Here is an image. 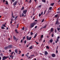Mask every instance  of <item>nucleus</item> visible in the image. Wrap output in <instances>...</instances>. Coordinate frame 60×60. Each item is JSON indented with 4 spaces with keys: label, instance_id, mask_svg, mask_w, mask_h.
Listing matches in <instances>:
<instances>
[{
    "label": "nucleus",
    "instance_id": "34",
    "mask_svg": "<svg viewBox=\"0 0 60 60\" xmlns=\"http://www.w3.org/2000/svg\"><path fill=\"white\" fill-rule=\"evenodd\" d=\"M24 9V7H23L21 9V10H23V9Z\"/></svg>",
    "mask_w": 60,
    "mask_h": 60
},
{
    "label": "nucleus",
    "instance_id": "32",
    "mask_svg": "<svg viewBox=\"0 0 60 60\" xmlns=\"http://www.w3.org/2000/svg\"><path fill=\"white\" fill-rule=\"evenodd\" d=\"M60 28H57V30L58 31H59V30H60Z\"/></svg>",
    "mask_w": 60,
    "mask_h": 60
},
{
    "label": "nucleus",
    "instance_id": "45",
    "mask_svg": "<svg viewBox=\"0 0 60 60\" xmlns=\"http://www.w3.org/2000/svg\"><path fill=\"white\" fill-rule=\"evenodd\" d=\"M59 41V39H58V38H57V42H58V41Z\"/></svg>",
    "mask_w": 60,
    "mask_h": 60
},
{
    "label": "nucleus",
    "instance_id": "17",
    "mask_svg": "<svg viewBox=\"0 0 60 60\" xmlns=\"http://www.w3.org/2000/svg\"><path fill=\"white\" fill-rule=\"evenodd\" d=\"M15 31L16 32V33H17V34H19V32H18L17 31V29H16L15 30Z\"/></svg>",
    "mask_w": 60,
    "mask_h": 60
},
{
    "label": "nucleus",
    "instance_id": "22",
    "mask_svg": "<svg viewBox=\"0 0 60 60\" xmlns=\"http://www.w3.org/2000/svg\"><path fill=\"white\" fill-rule=\"evenodd\" d=\"M47 9H46V10L44 12V14H45V12H47Z\"/></svg>",
    "mask_w": 60,
    "mask_h": 60
},
{
    "label": "nucleus",
    "instance_id": "10",
    "mask_svg": "<svg viewBox=\"0 0 60 60\" xmlns=\"http://www.w3.org/2000/svg\"><path fill=\"white\" fill-rule=\"evenodd\" d=\"M50 31H51V32H53L54 31L53 30V28H51Z\"/></svg>",
    "mask_w": 60,
    "mask_h": 60
},
{
    "label": "nucleus",
    "instance_id": "24",
    "mask_svg": "<svg viewBox=\"0 0 60 60\" xmlns=\"http://www.w3.org/2000/svg\"><path fill=\"white\" fill-rule=\"evenodd\" d=\"M14 39V40H16V38L15 37V36H13Z\"/></svg>",
    "mask_w": 60,
    "mask_h": 60
},
{
    "label": "nucleus",
    "instance_id": "59",
    "mask_svg": "<svg viewBox=\"0 0 60 60\" xmlns=\"http://www.w3.org/2000/svg\"><path fill=\"white\" fill-rule=\"evenodd\" d=\"M12 2H14L15 1V0H12Z\"/></svg>",
    "mask_w": 60,
    "mask_h": 60
},
{
    "label": "nucleus",
    "instance_id": "2",
    "mask_svg": "<svg viewBox=\"0 0 60 60\" xmlns=\"http://www.w3.org/2000/svg\"><path fill=\"white\" fill-rule=\"evenodd\" d=\"M17 3H18V1H16L13 4V5H14V6H15V5H16Z\"/></svg>",
    "mask_w": 60,
    "mask_h": 60
},
{
    "label": "nucleus",
    "instance_id": "33",
    "mask_svg": "<svg viewBox=\"0 0 60 60\" xmlns=\"http://www.w3.org/2000/svg\"><path fill=\"white\" fill-rule=\"evenodd\" d=\"M4 27H6V26L4 24H3L2 25Z\"/></svg>",
    "mask_w": 60,
    "mask_h": 60
},
{
    "label": "nucleus",
    "instance_id": "46",
    "mask_svg": "<svg viewBox=\"0 0 60 60\" xmlns=\"http://www.w3.org/2000/svg\"><path fill=\"white\" fill-rule=\"evenodd\" d=\"M53 36H54V34H52V37H53Z\"/></svg>",
    "mask_w": 60,
    "mask_h": 60
},
{
    "label": "nucleus",
    "instance_id": "11",
    "mask_svg": "<svg viewBox=\"0 0 60 60\" xmlns=\"http://www.w3.org/2000/svg\"><path fill=\"white\" fill-rule=\"evenodd\" d=\"M54 4H55L54 3H52L50 4V5H51L52 6H54Z\"/></svg>",
    "mask_w": 60,
    "mask_h": 60
},
{
    "label": "nucleus",
    "instance_id": "21",
    "mask_svg": "<svg viewBox=\"0 0 60 60\" xmlns=\"http://www.w3.org/2000/svg\"><path fill=\"white\" fill-rule=\"evenodd\" d=\"M47 26V25H45L44 27H43V28H45Z\"/></svg>",
    "mask_w": 60,
    "mask_h": 60
},
{
    "label": "nucleus",
    "instance_id": "31",
    "mask_svg": "<svg viewBox=\"0 0 60 60\" xmlns=\"http://www.w3.org/2000/svg\"><path fill=\"white\" fill-rule=\"evenodd\" d=\"M6 4H7V5H8V2H7V1H6Z\"/></svg>",
    "mask_w": 60,
    "mask_h": 60
},
{
    "label": "nucleus",
    "instance_id": "38",
    "mask_svg": "<svg viewBox=\"0 0 60 60\" xmlns=\"http://www.w3.org/2000/svg\"><path fill=\"white\" fill-rule=\"evenodd\" d=\"M19 54H20V53H21V52L20 51H19Z\"/></svg>",
    "mask_w": 60,
    "mask_h": 60
},
{
    "label": "nucleus",
    "instance_id": "6",
    "mask_svg": "<svg viewBox=\"0 0 60 60\" xmlns=\"http://www.w3.org/2000/svg\"><path fill=\"white\" fill-rule=\"evenodd\" d=\"M56 25H59L60 24V23L58 22V21H56Z\"/></svg>",
    "mask_w": 60,
    "mask_h": 60
},
{
    "label": "nucleus",
    "instance_id": "41",
    "mask_svg": "<svg viewBox=\"0 0 60 60\" xmlns=\"http://www.w3.org/2000/svg\"><path fill=\"white\" fill-rule=\"evenodd\" d=\"M35 42L38 45V44H39V43L37 42H36V41H35Z\"/></svg>",
    "mask_w": 60,
    "mask_h": 60
},
{
    "label": "nucleus",
    "instance_id": "14",
    "mask_svg": "<svg viewBox=\"0 0 60 60\" xmlns=\"http://www.w3.org/2000/svg\"><path fill=\"white\" fill-rule=\"evenodd\" d=\"M32 39V38H31V37H30L28 39V40H29V41H30V40H31V39Z\"/></svg>",
    "mask_w": 60,
    "mask_h": 60
},
{
    "label": "nucleus",
    "instance_id": "58",
    "mask_svg": "<svg viewBox=\"0 0 60 60\" xmlns=\"http://www.w3.org/2000/svg\"><path fill=\"white\" fill-rule=\"evenodd\" d=\"M22 41H23V40H22V39L21 41V43L22 42Z\"/></svg>",
    "mask_w": 60,
    "mask_h": 60
},
{
    "label": "nucleus",
    "instance_id": "60",
    "mask_svg": "<svg viewBox=\"0 0 60 60\" xmlns=\"http://www.w3.org/2000/svg\"><path fill=\"white\" fill-rule=\"evenodd\" d=\"M60 11H58V12H57V13H60Z\"/></svg>",
    "mask_w": 60,
    "mask_h": 60
},
{
    "label": "nucleus",
    "instance_id": "51",
    "mask_svg": "<svg viewBox=\"0 0 60 60\" xmlns=\"http://www.w3.org/2000/svg\"><path fill=\"white\" fill-rule=\"evenodd\" d=\"M50 12V11H49V10H48V11H47V12L48 13H49V12Z\"/></svg>",
    "mask_w": 60,
    "mask_h": 60
},
{
    "label": "nucleus",
    "instance_id": "54",
    "mask_svg": "<svg viewBox=\"0 0 60 60\" xmlns=\"http://www.w3.org/2000/svg\"><path fill=\"white\" fill-rule=\"evenodd\" d=\"M37 26H36L35 27V29H36L37 28Z\"/></svg>",
    "mask_w": 60,
    "mask_h": 60
},
{
    "label": "nucleus",
    "instance_id": "64",
    "mask_svg": "<svg viewBox=\"0 0 60 60\" xmlns=\"http://www.w3.org/2000/svg\"><path fill=\"white\" fill-rule=\"evenodd\" d=\"M43 60H46L45 59L43 58Z\"/></svg>",
    "mask_w": 60,
    "mask_h": 60
},
{
    "label": "nucleus",
    "instance_id": "48",
    "mask_svg": "<svg viewBox=\"0 0 60 60\" xmlns=\"http://www.w3.org/2000/svg\"><path fill=\"white\" fill-rule=\"evenodd\" d=\"M25 39V37H24L23 38V40H24Z\"/></svg>",
    "mask_w": 60,
    "mask_h": 60
},
{
    "label": "nucleus",
    "instance_id": "30",
    "mask_svg": "<svg viewBox=\"0 0 60 60\" xmlns=\"http://www.w3.org/2000/svg\"><path fill=\"white\" fill-rule=\"evenodd\" d=\"M0 56H3V53H1L0 54Z\"/></svg>",
    "mask_w": 60,
    "mask_h": 60
},
{
    "label": "nucleus",
    "instance_id": "42",
    "mask_svg": "<svg viewBox=\"0 0 60 60\" xmlns=\"http://www.w3.org/2000/svg\"><path fill=\"white\" fill-rule=\"evenodd\" d=\"M55 33H56V29H55Z\"/></svg>",
    "mask_w": 60,
    "mask_h": 60
},
{
    "label": "nucleus",
    "instance_id": "44",
    "mask_svg": "<svg viewBox=\"0 0 60 60\" xmlns=\"http://www.w3.org/2000/svg\"><path fill=\"white\" fill-rule=\"evenodd\" d=\"M26 40H25L24 41V43L25 44H26Z\"/></svg>",
    "mask_w": 60,
    "mask_h": 60
},
{
    "label": "nucleus",
    "instance_id": "49",
    "mask_svg": "<svg viewBox=\"0 0 60 60\" xmlns=\"http://www.w3.org/2000/svg\"><path fill=\"white\" fill-rule=\"evenodd\" d=\"M22 56H24V54H22Z\"/></svg>",
    "mask_w": 60,
    "mask_h": 60
},
{
    "label": "nucleus",
    "instance_id": "23",
    "mask_svg": "<svg viewBox=\"0 0 60 60\" xmlns=\"http://www.w3.org/2000/svg\"><path fill=\"white\" fill-rule=\"evenodd\" d=\"M52 9V7H50L49 8V10H51V9Z\"/></svg>",
    "mask_w": 60,
    "mask_h": 60
},
{
    "label": "nucleus",
    "instance_id": "4",
    "mask_svg": "<svg viewBox=\"0 0 60 60\" xmlns=\"http://www.w3.org/2000/svg\"><path fill=\"white\" fill-rule=\"evenodd\" d=\"M33 45H31L30 47H29V49H33Z\"/></svg>",
    "mask_w": 60,
    "mask_h": 60
},
{
    "label": "nucleus",
    "instance_id": "26",
    "mask_svg": "<svg viewBox=\"0 0 60 60\" xmlns=\"http://www.w3.org/2000/svg\"><path fill=\"white\" fill-rule=\"evenodd\" d=\"M46 48L47 49H49V47L48 46H46Z\"/></svg>",
    "mask_w": 60,
    "mask_h": 60
},
{
    "label": "nucleus",
    "instance_id": "35",
    "mask_svg": "<svg viewBox=\"0 0 60 60\" xmlns=\"http://www.w3.org/2000/svg\"><path fill=\"white\" fill-rule=\"evenodd\" d=\"M1 28L2 29H5V28L3 27H1Z\"/></svg>",
    "mask_w": 60,
    "mask_h": 60
},
{
    "label": "nucleus",
    "instance_id": "27",
    "mask_svg": "<svg viewBox=\"0 0 60 60\" xmlns=\"http://www.w3.org/2000/svg\"><path fill=\"white\" fill-rule=\"evenodd\" d=\"M10 57H11V58H12L13 57V56H12V55H10L9 56Z\"/></svg>",
    "mask_w": 60,
    "mask_h": 60
},
{
    "label": "nucleus",
    "instance_id": "61",
    "mask_svg": "<svg viewBox=\"0 0 60 60\" xmlns=\"http://www.w3.org/2000/svg\"><path fill=\"white\" fill-rule=\"evenodd\" d=\"M42 14H43V12H41V15H42Z\"/></svg>",
    "mask_w": 60,
    "mask_h": 60
},
{
    "label": "nucleus",
    "instance_id": "18",
    "mask_svg": "<svg viewBox=\"0 0 60 60\" xmlns=\"http://www.w3.org/2000/svg\"><path fill=\"white\" fill-rule=\"evenodd\" d=\"M15 52L16 53H18V50H17V49L15 50Z\"/></svg>",
    "mask_w": 60,
    "mask_h": 60
},
{
    "label": "nucleus",
    "instance_id": "3",
    "mask_svg": "<svg viewBox=\"0 0 60 60\" xmlns=\"http://www.w3.org/2000/svg\"><path fill=\"white\" fill-rule=\"evenodd\" d=\"M12 45H10L8 46V48H11V49L12 47Z\"/></svg>",
    "mask_w": 60,
    "mask_h": 60
},
{
    "label": "nucleus",
    "instance_id": "43",
    "mask_svg": "<svg viewBox=\"0 0 60 60\" xmlns=\"http://www.w3.org/2000/svg\"><path fill=\"white\" fill-rule=\"evenodd\" d=\"M17 18H18V16H16L15 18V19L16 20L17 19Z\"/></svg>",
    "mask_w": 60,
    "mask_h": 60
},
{
    "label": "nucleus",
    "instance_id": "20",
    "mask_svg": "<svg viewBox=\"0 0 60 60\" xmlns=\"http://www.w3.org/2000/svg\"><path fill=\"white\" fill-rule=\"evenodd\" d=\"M42 2H44V3H45L46 2V0H42Z\"/></svg>",
    "mask_w": 60,
    "mask_h": 60
},
{
    "label": "nucleus",
    "instance_id": "19",
    "mask_svg": "<svg viewBox=\"0 0 60 60\" xmlns=\"http://www.w3.org/2000/svg\"><path fill=\"white\" fill-rule=\"evenodd\" d=\"M58 15H56L55 16V18H57L58 17Z\"/></svg>",
    "mask_w": 60,
    "mask_h": 60
},
{
    "label": "nucleus",
    "instance_id": "53",
    "mask_svg": "<svg viewBox=\"0 0 60 60\" xmlns=\"http://www.w3.org/2000/svg\"><path fill=\"white\" fill-rule=\"evenodd\" d=\"M41 5H40L38 6L39 7H41Z\"/></svg>",
    "mask_w": 60,
    "mask_h": 60
},
{
    "label": "nucleus",
    "instance_id": "15",
    "mask_svg": "<svg viewBox=\"0 0 60 60\" xmlns=\"http://www.w3.org/2000/svg\"><path fill=\"white\" fill-rule=\"evenodd\" d=\"M13 12H12V17H13V18H15V17L13 16Z\"/></svg>",
    "mask_w": 60,
    "mask_h": 60
},
{
    "label": "nucleus",
    "instance_id": "8",
    "mask_svg": "<svg viewBox=\"0 0 60 60\" xmlns=\"http://www.w3.org/2000/svg\"><path fill=\"white\" fill-rule=\"evenodd\" d=\"M48 53L47 51L45 52V55H48Z\"/></svg>",
    "mask_w": 60,
    "mask_h": 60
},
{
    "label": "nucleus",
    "instance_id": "25",
    "mask_svg": "<svg viewBox=\"0 0 60 60\" xmlns=\"http://www.w3.org/2000/svg\"><path fill=\"white\" fill-rule=\"evenodd\" d=\"M26 38H27V40H28V39L29 38V37L28 36H27L26 37Z\"/></svg>",
    "mask_w": 60,
    "mask_h": 60
},
{
    "label": "nucleus",
    "instance_id": "62",
    "mask_svg": "<svg viewBox=\"0 0 60 60\" xmlns=\"http://www.w3.org/2000/svg\"><path fill=\"white\" fill-rule=\"evenodd\" d=\"M56 53H58V51H57V50H56Z\"/></svg>",
    "mask_w": 60,
    "mask_h": 60
},
{
    "label": "nucleus",
    "instance_id": "56",
    "mask_svg": "<svg viewBox=\"0 0 60 60\" xmlns=\"http://www.w3.org/2000/svg\"><path fill=\"white\" fill-rule=\"evenodd\" d=\"M57 39H59V38H60V37H59V36H58L57 37Z\"/></svg>",
    "mask_w": 60,
    "mask_h": 60
},
{
    "label": "nucleus",
    "instance_id": "9",
    "mask_svg": "<svg viewBox=\"0 0 60 60\" xmlns=\"http://www.w3.org/2000/svg\"><path fill=\"white\" fill-rule=\"evenodd\" d=\"M7 57H6L4 56L2 58V59H3L4 60H5V59H7Z\"/></svg>",
    "mask_w": 60,
    "mask_h": 60
},
{
    "label": "nucleus",
    "instance_id": "63",
    "mask_svg": "<svg viewBox=\"0 0 60 60\" xmlns=\"http://www.w3.org/2000/svg\"><path fill=\"white\" fill-rule=\"evenodd\" d=\"M3 2H5V0H3Z\"/></svg>",
    "mask_w": 60,
    "mask_h": 60
},
{
    "label": "nucleus",
    "instance_id": "52",
    "mask_svg": "<svg viewBox=\"0 0 60 60\" xmlns=\"http://www.w3.org/2000/svg\"><path fill=\"white\" fill-rule=\"evenodd\" d=\"M13 54V52H12L11 54V55H12V54Z\"/></svg>",
    "mask_w": 60,
    "mask_h": 60
},
{
    "label": "nucleus",
    "instance_id": "29",
    "mask_svg": "<svg viewBox=\"0 0 60 60\" xmlns=\"http://www.w3.org/2000/svg\"><path fill=\"white\" fill-rule=\"evenodd\" d=\"M22 29L23 30H24V29H25V27H23L22 28Z\"/></svg>",
    "mask_w": 60,
    "mask_h": 60
},
{
    "label": "nucleus",
    "instance_id": "12",
    "mask_svg": "<svg viewBox=\"0 0 60 60\" xmlns=\"http://www.w3.org/2000/svg\"><path fill=\"white\" fill-rule=\"evenodd\" d=\"M53 40L51 39H50L49 40V42L50 43H52L53 42Z\"/></svg>",
    "mask_w": 60,
    "mask_h": 60
},
{
    "label": "nucleus",
    "instance_id": "16",
    "mask_svg": "<svg viewBox=\"0 0 60 60\" xmlns=\"http://www.w3.org/2000/svg\"><path fill=\"white\" fill-rule=\"evenodd\" d=\"M8 48V46L6 47H5L4 49H5V50H6V49H7Z\"/></svg>",
    "mask_w": 60,
    "mask_h": 60
},
{
    "label": "nucleus",
    "instance_id": "40",
    "mask_svg": "<svg viewBox=\"0 0 60 60\" xmlns=\"http://www.w3.org/2000/svg\"><path fill=\"white\" fill-rule=\"evenodd\" d=\"M44 19H43L41 21V22H44Z\"/></svg>",
    "mask_w": 60,
    "mask_h": 60
},
{
    "label": "nucleus",
    "instance_id": "7",
    "mask_svg": "<svg viewBox=\"0 0 60 60\" xmlns=\"http://www.w3.org/2000/svg\"><path fill=\"white\" fill-rule=\"evenodd\" d=\"M52 57H55L56 56V55H55V54H53L52 55Z\"/></svg>",
    "mask_w": 60,
    "mask_h": 60
},
{
    "label": "nucleus",
    "instance_id": "39",
    "mask_svg": "<svg viewBox=\"0 0 60 60\" xmlns=\"http://www.w3.org/2000/svg\"><path fill=\"white\" fill-rule=\"evenodd\" d=\"M41 41H42V39L41 38L40 40H39V41L41 42Z\"/></svg>",
    "mask_w": 60,
    "mask_h": 60
},
{
    "label": "nucleus",
    "instance_id": "37",
    "mask_svg": "<svg viewBox=\"0 0 60 60\" xmlns=\"http://www.w3.org/2000/svg\"><path fill=\"white\" fill-rule=\"evenodd\" d=\"M30 34L31 35H32L33 34V33H32V32H31L30 33Z\"/></svg>",
    "mask_w": 60,
    "mask_h": 60
},
{
    "label": "nucleus",
    "instance_id": "50",
    "mask_svg": "<svg viewBox=\"0 0 60 60\" xmlns=\"http://www.w3.org/2000/svg\"><path fill=\"white\" fill-rule=\"evenodd\" d=\"M26 56L27 57H28L29 56L27 54H26Z\"/></svg>",
    "mask_w": 60,
    "mask_h": 60
},
{
    "label": "nucleus",
    "instance_id": "13",
    "mask_svg": "<svg viewBox=\"0 0 60 60\" xmlns=\"http://www.w3.org/2000/svg\"><path fill=\"white\" fill-rule=\"evenodd\" d=\"M37 34L36 33L35 34V35L34 36V38H35V37H36V36H37Z\"/></svg>",
    "mask_w": 60,
    "mask_h": 60
},
{
    "label": "nucleus",
    "instance_id": "36",
    "mask_svg": "<svg viewBox=\"0 0 60 60\" xmlns=\"http://www.w3.org/2000/svg\"><path fill=\"white\" fill-rule=\"evenodd\" d=\"M43 37V35H42L41 36V38H42Z\"/></svg>",
    "mask_w": 60,
    "mask_h": 60
},
{
    "label": "nucleus",
    "instance_id": "47",
    "mask_svg": "<svg viewBox=\"0 0 60 60\" xmlns=\"http://www.w3.org/2000/svg\"><path fill=\"white\" fill-rule=\"evenodd\" d=\"M41 14H40L39 15V17H41Z\"/></svg>",
    "mask_w": 60,
    "mask_h": 60
},
{
    "label": "nucleus",
    "instance_id": "55",
    "mask_svg": "<svg viewBox=\"0 0 60 60\" xmlns=\"http://www.w3.org/2000/svg\"><path fill=\"white\" fill-rule=\"evenodd\" d=\"M29 45H26V47H29Z\"/></svg>",
    "mask_w": 60,
    "mask_h": 60
},
{
    "label": "nucleus",
    "instance_id": "57",
    "mask_svg": "<svg viewBox=\"0 0 60 60\" xmlns=\"http://www.w3.org/2000/svg\"><path fill=\"white\" fill-rule=\"evenodd\" d=\"M9 52H11V50H9Z\"/></svg>",
    "mask_w": 60,
    "mask_h": 60
},
{
    "label": "nucleus",
    "instance_id": "28",
    "mask_svg": "<svg viewBox=\"0 0 60 60\" xmlns=\"http://www.w3.org/2000/svg\"><path fill=\"white\" fill-rule=\"evenodd\" d=\"M31 56L32 57H34V55H31Z\"/></svg>",
    "mask_w": 60,
    "mask_h": 60
},
{
    "label": "nucleus",
    "instance_id": "1",
    "mask_svg": "<svg viewBox=\"0 0 60 60\" xmlns=\"http://www.w3.org/2000/svg\"><path fill=\"white\" fill-rule=\"evenodd\" d=\"M36 24V23L35 22H33V23L31 24V25H31L30 26V28H31L33 27H34V26H35V25Z\"/></svg>",
    "mask_w": 60,
    "mask_h": 60
},
{
    "label": "nucleus",
    "instance_id": "5",
    "mask_svg": "<svg viewBox=\"0 0 60 60\" xmlns=\"http://www.w3.org/2000/svg\"><path fill=\"white\" fill-rule=\"evenodd\" d=\"M27 10H25L24 11H23V13H24V14H26V12H27Z\"/></svg>",
    "mask_w": 60,
    "mask_h": 60
}]
</instances>
